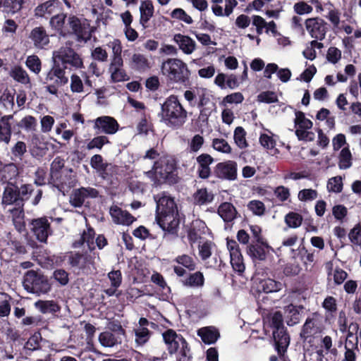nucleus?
Instances as JSON below:
<instances>
[{
    "instance_id": "f257e3e1",
    "label": "nucleus",
    "mask_w": 361,
    "mask_h": 361,
    "mask_svg": "<svg viewBox=\"0 0 361 361\" xmlns=\"http://www.w3.org/2000/svg\"><path fill=\"white\" fill-rule=\"evenodd\" d=\"M157 204L156 220L162 228L168 233L177 232L180 220L177 205L174 199L167 192H162L154 196Z\"/></svg>"
},
{
    "instance_id": "f03ea898",
    "label": "nucleus",
    "mask_w": 361,
    "mask_h": 361,
    "mask_svg": "<svg viewBox=\"0 0 361 361\" xmlns=\"http://www.w3.org/2000/svg\"><path fill=\"white\" fill-rule=\"evenodd\" d=\"M160 121L167 127L178 129L182 127L188 118V112L180 102L178 97L171 94L161 106L158 114Z\"/></svg>"
},
{
    "instance_id": "7ed1b4c3",
    "label": "nucleus",
    "mask_w": 361,
    "mask_h": 361,
    "mask_svg": "<svg viewBox=\"0 0 361 361\" xmlns=\"http://www.w3.org/2000/svg\"><path fill=\"white\" fill-rule=\"evenodd\" d=\"M145 174L155 183L163 182L175 184L178 180L177 163L172 156H161L154 162L152 169L145 172Z\"/></svg>"
},
{
    "instance_id": "20e7f679",
    "label": "nucleus",
    "mask_w": 361,
    "mask_h": 361,
    "mask_svg": "<svg viewBox=\"0 0 361 361\" xmlns=\"http://www.w3.org/2000/svg\"><path fill=\"white\" fill-rule=\"evenodd\" d=\"M161 71L170 84L186 86L189 83L190 71L188 66L178 59H168L161 66Z\"/></svg>"
},
{
    "instance_id": "39448f33",
    "label": "nucleus",
    "mask_w": 361,
    "mask_h": 361,
    "mask_svg": "<svg viewBox=\"0 0 361 361\" xmlns=\"http://www.w3.org/2000/svg\"><path fill=\"white\" fill-rule=\"evenodd\" d=\"M163 338L170 354L176 353V361H191L192 354L185 339L173 330L163 333Z\"/></svg>"
},
{
    "instance_id": "423d86ee",
    "label": "nucleus",
    "mask_w": 361,
    "mask_h": 361,
    "mask_svg": "<svg viewBox=\"0 0 361 361\" xmlns=\"http://www.w3.org/2000/svg\"><path fill=\"white\" fill-rule=\"evenodd\" d=\"M23 284L24 288L27 292L36 294L39 296L48 293L51 288L46 276L33 270L27 271L25 273L23 277Z\"/></svg>"
},
{
    "instance_id": "0eeeda50",
    "label": "nucleus",
    "mask_w": 361,
    "mask_h": 361,
    "mask_svg": "<svg viewBox=\"0 0 361 361\" xmlns=\"http://www.w3.org/2000/svg\"><path fill=\"white\" fill-rule=\"evenodd\" d=\"M65 68L61 64L54 62L52 68L47 73L44 83L47 84L46 90L51 94L56 95L59 88L66 85L68 78L66 75Z\"/></svg>"
},
{
    "instance_id": "6e6552de",
    "label": "nucleus",
    "mask_w": 361,
    "mask_h": 361,
    "mask_svg": "<svg viewBox=\"0 0 361 361\" xmlns=\"http://www.w3.org/2000/svg\"><path fill=\"white\" fill-rule=\"evenodd\" d=\"M53 61L55 63L66 69L68 65L75 68L82 67L83 63L80 56L67 44L53 52Z\"/></svg>"
},
{
    "instance_id": "1a4fd4ad",
    "label": "nucleus",
    "mask_w": 361,
    "mask_h": 361,
    "mask_svg": "<svg viewBox=\"0 0 361 361\" xmlns=\"http://www.w3.org/2000/svg\"><path fill=\"white\" fill-rule=\"evenodd\" d=\"M295 114V135L298 140L306 142L314 140V133L310 130L312 128V122L302 111H296Z\"/></svg>"
},
{
    "instance_id": "9d476101",
    "label": "nucleus",
    "mask_w": 361,
    "mask_h": 361,
    "mask_svg": "<svg viewBox=\"0 0 361 361\" xmlns=\"http://www.w3.org/2000/svg\"><path fill=\"white\" fill-rule=\"evenodd\" d=\"M99 259V255L96 253L92 254H73L68 258L69 264L73 267H77L85 272L91 271L92 269L95 270V259Z\"/></svg>"
},
{
    "instance_id": "9b49d317",
    "label": "nucleus",
    "mask_w": 361,
    "mask_h": 361,
    "mask_svg": "<svg viewBox=\"0 0 361 361\" xmlns=\"http://www.w3.org/2000/svg\"><path fill=\"white\" fill-rule=\"evenodd\" d=\"M214 173L219 179L235 180L238 176L237 163L231 160L219 162L214 167Z\"/></svg>"
},
{
    "instance_id": "f8f14e48",
    "label": "nucleus",
    "mask_w": 361,
    "mask_h": 361,
    "mask_svg": "<svg viewBox=\"0 0 361 361\" xmlns=\"http://www.w3.org/2000/svg\"><path fill=\"white\" fill-rule=\"evenodd\" d=\"M93 128L97 134L114 135L119 129L117 121L109 116H102L92 121Z\"/></svg>"
},
{
    "instance_id": "ddd939ff",
    "label": "nucleus",
    "mask_w": 361,
    "mask_h": 361,
    "mask_svg": "<svg viewBox=\"0 0 361 361\" xmlns=\"http://www.w3.org/2000/svg\"><path fill=\"white\" fill-rule=\"evenodd\" d=\"M305 28L311 37L322 40L327 31L326 22L320 18H310L305 20Z\"/></svg>"
},
{
    "instance_id": "4468645a",
    "label": "nucleus",
    "mask_w": 361,
    "mask_h": 361,
    "mask_svg": "<svg viewBox=\"0 0 361 361\" xmlns=\"http://www.w3.org/2000/svg\"><path fill=\"white\" fill-rule=\"evenodd\" d=\"M99 195L97 189L91 187H81L74 190L70 196V203L74 207H80L86 199L95 198Z\"/></svg>"
},
{
    "instance_id": "2eb2a0df",
    "label": "nucleus",
    "mask_w": 361,
    "mask_h": 361,
    "mask_svg": "<svg viewBox=\"0 0 361 361\" xmlns=\"http://www.w3.org/2000/svg\"><path fill=\"white\" fill-rule=\"evenodd\" d=\"M227 247L230 253L231 264L233 269L239 274L243 273L245 267L238 243L233 240H228Z\"/></svg>"
},
{
    "instance_id": "dca6fc26",
    "label": "nucleus",
    "mask_w": 361,
    "mask_h": 361,
    "mask_svg": "<svg viewBox=\"0 0 361 361\" xmlns=\"http://www.w3.org/2000/svg\"><path fill=\"white\" fill-rule=\"evenodd\" d=\"M31 231L37 239L45 243L49 235L51 233L50 224L46 217L33 219L30 224Z\"/></svg>"
},
{
    "instance_id": "f3484780",
    "label": "nucleus",
    "mask_w": 361,
    "mask_h": 361,
    "mask_svg": "<svg viewBox=\"0 0 361 361\" xmlns=\"http://www.w3.org/2000/svg\"><path fill=\"white\" fill-rule=\"evenodd\" d=\"M217 213L225 223V229H231L233 221L238 217V212L233 204L228 202L221 203L217 209Z\"/></svg>"
},
{
    "instance_id": "a211bd4d",
    "label": "nucleus",
    "mask_w": 361,
    "mask_h": 361,
    "mask_svg": "<svg viewBox=\"0 0 361 361\" xmlns=\"http://www.w3.org/2000/svg\"><path fill=\"white\" fill-rule=\"evenodd\" d=\"M68 25L71 32L77 36L78 41L86 42L90 39L92 34L90 28L82 25L78 18L75 16L70 17L68 18Z\"/></svg>"
},
{
    "instance_id": "6ab92c4d",
    "label": "nucleus",
    "mask_w": 361,
    "mask_h": 361,
    "mask_svg": "<svg viewBox=\"0 0 361 361\" xmlns=\"http://www.w3.org/2000/svg\"><path fill=\"white\" fill-rule=\"evenodd\" d=\"M208 231L206 224L202 220L197 219L192 221L188 233V238L190 245L200 243L202 235L206 234Z\"/></svg>"
},
{
    "instance_id": "aec40b11",
    "label": "nucleus",
    "mask_w": 361,
    "mask_h": 361,
    "mask_svg": "<svg viewBox=\"0 0 361 361\" xmlns=\"http://www.w3.org/2000/svg\"><path fill=\"white\" fill-rule=\"evenodd\" d=\"M173 262L182 266L177 265L173 267V271L178 276H185L186 274L185 269L190 271H194L196 269L195 260L190 255L185 254L177 256L173 259Z\"/></svg>"
},
{
    "instance_id": "412c9836",
    "label": "nucleus",
    "mask_w": 361,
    "mask_h": 361,
    "mask_svg": "<svg viewBox=\"0 0 361 361\" xmlns=\"http://www.w3.org/2000/svg\"><path fill=\"white\" fill-rule=\"evenodd\" d=\"M271 250L266 243L252 242L247 245V252L253 260L263 261L266 259L267 253Z\"/></svg>"
},
{
    "instance_id": "4be33fe9",
    "label": "nucleus",
    "mask_w": 361,
    "mask_h": 361,
    "mask_svg": "<svg viewBox=\"0 0 361 361\" xmlns=\"http://www.w3.org/2000/svg\"><path fill=\"white\" fill-rule=\"evenodd\" d=\"M302 305L289 304L283 307L284 317L288 326H293L298 324L302 317Z\"/></svg>"
},
{
    "instance_id": "5701e85b",
    "label": "nucleus",
    "mask_w": 361,
    "mask_h": 361,
    "mask_svg": "<svg viewBox=\"0 0 361 361\" xmlns=\"http://www.w3.org/2000/svg\"><path fill=\"white\" fill-rule=\"evenodd\" d=\"M109 213L113 221L116 224L129 226L135 220L128 212L123 210L116 205L110 207Z\"/></svg>"
},
{
    "instance_id": "b1692460",
    "label": "nucleus",
    "mask_w": 361,
    "mask_h": 361,
    "mask_svg": "<svg viewBox=\"0 0 361 361\" xmlns=\"http://www.w3.org/2000/svg\"><path fill=\"white\" fill-rule=\"evenodd\" d=\"M213 191L207 188L197 189L192 195V201L194 205L206 206L213 202L214 200Z\"/></svg>"
},
{
    "instance_id": "393cba45",
    "label": "nucleus",
    "mask_w": 361,
    "mask_h": 361,
    "mask_svg": "<svg viewBox=\"0 0 361 361\" xmlns=\"http://www.w3.org/2000/svg\"><path fill=\"white\" fill-rule=\"evenodd\" d=\"M29 39L37 49H44L49 43V37L47 31L41 26L36 27L31 30Z\"/></svg>"
},
{
    "instance_id": "a878e982",
    "label": "nucleus",
    "mask_w": 361,
    "mask_h": 361,
    "mask_svg": "<svg viewBox=\"0 0 361 361\" xmlns=\"http://www.w3.org/2000/svg\"><path fill=\"white\" fill-rule=\"evenodd\" d=\"M273 337L276 350L280 355L286 351L290 343V337L285 328L273 330Z\"/></svg>"
},
{
    "instance_id": "bb28decb",
    "label": "nucleus",
    "mask_w": 361,
    "mask_h": 361,
    "mask_svg": "<svg viewBox=\"0 0 361 361\" xmlns=\"http://www.w3.org/2000/svg\"><path fill=\"white\" fill-rule=\"evenodd\" d=\"M197 163V174L200 178L207 179L211 175L210 165L214 162V159L208 154H202L196 158Z\"/></svg>"
},
{
    "instance_id": "cd10ccee",
    "label": "nucleus",
    "mask_w": 361,
    "mask_h": 361,
    "mask_svg": "<svg viewBox=\"0 0 361 361\" xmlns=\"http://www.w3.org/2000/svg\"><path fill=\"white\" fill-rule=\"evenodd\" d=\"M13 115H4L0 118V142L8 145L11 139L12 126L11 121Z\"/></svg>"
},
{
    "instance_id": "c85d7f7f",
    "label": "nucleus",
    "mask_w": 361,
    "mask_h": 361,
    "mask_svg": "<svg viewBox=\"0 0 361 361\" xmlns=\"http://www.w3.org/2000/svg\"><path fill=\"white\" fill-rule=\"evenodd\" d=\"M129 67L140 73L145 72L151 68L149 59L143 54H134L128 62Z\"/></svg>"
},
{
    "instance_id": "c756f323",
    "label": "nucleus",
    "mask_w": 361,
    "mask_h": 361,
    "mask_svg": "<svg viewBox=\"0 0 361 361\" xmlns=\"http://www.w3.org/2000/svg\"><path fill=\"white\" fill-rule=\"evenodd\" d=\"M123 61L110 62L109 72L111 74V79L114 82L126 81L129 80L126 71L123 68Z\"/></svg>"
},
{
    "instance_id": "7c9ffc66",
    "label": "nucleus",
    "mask_w": 361,
    "mask_h": 361,
    "mask_svg": "<svg viewBox=\"0 0 361 361\" xmlns=\"http://www.w3.org/2000/svg\"><path fill=\"white\" fill-rule=\"evenodd\" d=\"M2 204L6 205L15 204L21 207V200L17 187L8 185L5 188L2 197Z\"/></svg>"
},
{
    "instance_id": "2f4dec72",
    "label": "nucleus",
    "mask_w": 361,
    "mask_h": 361,
    "mask_svg": "<svg viewBox=\"0 0 361 361\" xmlns=\"http://www.w3.org/2000/svg\"><path fill=\"white\" fill-rule=\"evenodd\" d=\"M318 321L314 317H307L302 326L300 336L304 340L314 336L319 332Z\"/></svg>"
},
{
    "instance_id": "473e14b6",
    "label": "nucleus",
    "mask_w": 361,
    "mask_h": 361,
    "mask_svg": "<svg viewBox=\"0 0 361 361\" xmlns=\"http://www.w3.org/2000/svg\"><path fill=\"white\" fill-rule=\"evenodd\" d=\"M183 286L193 288H199L203 287L204 284V277L201 271H196L190 274L185 278L181 279Z\"/></svg>"
},
{
    "instance_id": "72a5a7b5",
    "label": "nucleus",
    "mask_w": 361,
    "mask_h": 361,
    "mask_svg": "<svg viewBox=\"0 0 361 361\" xmlns=\"http://www.w3.org/2000/svg\"><path fill=\"white\" fill-rule=\"evenodd\" d=\"M174 41L178 44L179 48L186 54H190L195 49V42L190 37L177 34L174 35Z\"/></svg>"
},
{
    "instance_id": "f704fd0d",
    "label": "nucleus",
    "mask_w": 361,
    "mask_h": 361,
    "mask_svg": "<svg viewBox=\"0 0 361 361\" xmlns=\"http://www.w3.org/2000/svg\"><path fill=\"white\" fill-rule=\"evenodd\" d=\"M59 5V1L56 0H49L39 5L35 9V16L37 17H45L50 16L56 11Z\"/></svg>"
},
{
    "instance_id": "c9c22d12",
    "label": "nucleus",
    "mask_w": 361,
    "mask_h": 361,
    "mask_svg": "<svg viewBox=\"0 0 361 361\" xmlns=\"http://www.w3.org/2000/svg\"><path fill=\"white\" fill-rule=\"evenodd\" d=\"M197 335L207 344L215 343L219 337L218 330L212 326L204 327L198 330Z\"/></svg>"
},
{
    "instance_id": "e433bc0d",
    "label": "nucleus",
    "mask_w": 361,
    "mask_h": 361,
    "mask_svg": "<svg viewBox=\"0 0 361 361\" xmlns=\"http://www.w3.org/2000/svg\"><path fill=\"white\" fill-rule=\"evenodd\" d=\"M66 18V16L65 14L60 13L53 16L49 22L51 27L63 36L71 32V29L67 28L65 25Z\"/></svg>"
},
{
    "instance_id": "4c0bfd02",
    "label": "nucleus",
    "mask_w": 361,
    "mask_h": 361,
    "mask_svg": "<svg viewBox=\"0 0 361 361\" xmlns=\"http://www.w3.org/2000/svg\"><path fill=\"white\" fill-rule=\"evenodd\" d=\"M133 332L136 348L144 346L149 341L152 336V332L147 328H143L142 326L135 327Z\"/></svg>"
},
{
    "instance_id": "58836bf2",
    "label": "nucleus",
    "mask_w": 361,
    "mask_h": 361,
    "mask_svg": "<svg viewBox=\"0 0 361 361\" xmlns=\"http://www.w3.org/2000/svg\"><path fill=\"white\" fill-rule=\"evenodd\" d=\"M35 307L42 314H54L61 310L59 304L54 300H38L35 302Z\"/></svg>"
},
{
    "instance_id": "ea45409f",
    "label": "nucleus",
    "mask_w": 361,
    "mask_h": 361,
    "mask_svg": "<svg viewBox=\"0 0 361 361\" xmlns=\"http://www.w3.org/2000/svg\"><path fill=\"white\" fill-rule=\"evenodd\" d=\"M99 341L102 346L111 348L121 343L122 338L119 336H116L112 332L104 331L99 334Z\"/></svg>"
},
{
    "instance_id": "a19ab883",
    "label": "nucleus",
    "mask_w": 361,
    "mask_h": 361,
    "mask_svg": "<svg viewBox=\"0 0 361 361\" xmlns=\"http://www.w3.org/2000/svg\"><path fill=\"white\" fill-rule=\"evenodd\" d=\"M107 47L111 49V54L110 56V62H121L123 61L122 57V44L118 39H114L107 43Z\"/></svg>"
},
{
    "instance_id": "79ce46f5",
    "label": "nucleus",
    "mask_w": 361,
    "mask_h": 361,
    "mask_svg": "<svg viewBox=\"0 0 361 361\" xmlns=\"http://www.w3.org/2000/svg\"><path fill=\"white\" fill-rule=\"evenodd\" d=\"M140 23L142 26L145 27V25L148 23L150 18L154 14V6L151 1H144L141 2L140 6Z\"/></svg>"
},
{
    "instance_id": "37998d69",
    "label": "nucleus",
    "mask_w": 361,
    "mask_h": 361,
    "mask_svg": "<svg viewBox=\"0 0 361 361\" xmlns=\"http://www.w3.org/2000/svg\"><path fill=\"white\" fill-rule=\"evenodd\" d=\"M283 287V284L281 282L269 278L262 280L259 284V288L266 293L278 292Z\"/></svg>"
},
{
    "instance_id": "c03bdc74",
    "label": "nucleus",
    "mask_w": 361,
    "mask_h": 361,
    "mask_svg": "<svg viewBox=\"0 0 361 361\" xmlns=\"http://www.w3.org/2000/svg\"><path fill=\"white\" fill-rule=\"evenodd\" d=\"M18 126L27 133H32L37 130V121L34 116L28 115L18 122Z\"/></svg>"
},
{
    "instance_id": "a18cd8bd",
    "label": "nucleus",
    "mask_w": 361,
    "mask_h": 361,
    "mask_svg": "<svg viewBox=\"0 0 361 361\" xmlns=\"http://www.w3.org/2000/svg\"><path fill=\"white\" fill-rule=\"evenodd\" d=\"M352 166V154L348 147H343L338 156V167L347 169Z\"/></svg>"
},
{
    "instance_id": "49530a36",
    "label": "nucleus",
    "mask_w": 361,
    "mask_h": 361,
    "mask_svg": "<svg viewBox=\"0 0 361 361\" xmlns=\"http://www.w3.org/2000/svg\"><path fill=\"white\" fill-rule=\"evenodd\" d=\"M11 76L17 82L26 85L30 83V78L26 71L20 66L13 67L10 73Z\"/></svg>"
},
{
    "instance_id": "de8ad7c7",
    "label": "nucleus",
    "mask_w": 361,
    "mask_h": 361,
    "mask_svg": "<svg viewBox=\"0 0 361 361\" xmlns=\"http://www.w3.org/2000/svg\"><path fill=\"white\" fill-rule=\"evenodd\" d=\"M322 307L325 310L326 316L334 317L337 312V301L333 296H327L324 300Z\"/></svg>"
},
{
    "instance_id": "09e8293b",
    "label": "nucleus",
    "mask_w": 361,
    "mask_h": 361,
    "mask_svg": "<svg viewBox=\"0 0 361 361\" xmlns=\"http://www.w3.org/2000/svg\"><path fill=\"white\" fill-rule=\"evenodd\" d=\"M285 223L289 228H296L300 226L302 222V216L294 212H290L285 216Z\"/></svg>"
},
{
    "instance_id": "8fccbe9b",
    "label": "nucleus",
    "mask_w": 361,
    "mask_h": 361,
    "mask_svg": "<svg viewBox=\"0 0 361 361\" xmlns=\"http://www.w3.org/2000/svg\"><path fill=\"white\" fill-rule=\"evenodd\" d=\"M245 136L246 132L243 127L238 126L235 129L233 138L235 143L240 149H245L248 146Z\"/></svg>"
},
{
    "instance_id": "3c124183",
    "label": "nucleus",
    "mask_w": 361,
    "mask_h": 361,
    "mask_svg": "<svg viewBox=\"0 0 361 361\" xmlns=\"http://www.w3.org/2000/svg\"><path fill=\"white\" fill-rule=\"evenodd\" d=\"M343 178L338 176L329 179L326 188L329 192L340 193L343 190Z\"/></svg>"
},
{
    "instance_id": "603ef678",
    "label": "nucleus",
    "mask_w": 361,
    "mask_h": 361,
    "mask_svg": "<svg viewBox=\"0 0 361 361\" xmlns=\"http://www.w3.org/2000/svg\"><path fill=\"white\" fill-rule=\"evenodd\" d=\"M247 209L252 212L254 215L261 216L264 214L266 207L264 204L257 200H251L248 202Z\"/></svg>"
},
{
    "instance_id": "864d4df0",
    "label": "nucleus",
    "mask_w": 361,
    "mask_h": 361,
    "mask_svg": "<svg viewBox=\"0 0 361 361\" xmlns=\"http://www.w3.org/2000/svg\"><path fill=\"white\" fill-rule=\"evenodd\" d=\"M212 147L216 151L224 154H230L231 152V146L223 138H214L212 140Z\"/></svg>"
},
{
    "instance_id": "5fc2aeb1",
    "label": "nucleus",
    "mask_w": 361,
    "mask_h": 361,
    "mask_svg": "<svg viewBox=\"0 0 361 361\" xmlns=\"http://www.w3.org/2000/svg\"><path fill=\"white\" fill-rule=\"evenodd\" d=\"M109 143V138L105 135H99L92 139L87 145V149L89 150L93 149H101L102 147Z\"/></svg>"
},
{
    "instance_id": "6e6d98bb",
    "label": "nucleus",
    "mask_w": 361,
    "mask_h": 361,
    "mask_svg": "<svg viewBox=\"0 0 361 361\" xmlns=\"http://www.w3.org/2000/svg\"><path fill=\"white\" fill-rule=\"evenodd\" d=\"M27 67L35 74L41 71L42 63L39 57L36 55L29 56L25 61Z\"/></svg>"
},
{
    "instance_id": "4d7b16f0",
    "label": "nucleus",
    "mask_w": 361,
    "mask_h": 361,
    "mask_svg": "<svg viewBox=\"0 0 361 361\" xmlns=\"http://www.w3.org/2000/svg\"><path fill=\"white\" fill-rule=\"evenodd\" d=\"M71 90L73 93H82L85 92V86L80 76L73 74L71 76Z\"/></svg>"
},
{
    "instance_id": "13d9d810",
    "label": "nucleus",
    "mask_w": 361,
    "mask_h": 361,
    "mask_svg": "<svg viewBox=\"0 0 361 361\" xmlns=\"http://www.w3.org/2000/svg\"><path fill=\"white\" fill-rule=\"evenodd\" d=\"M260 145L267 149H274L276 145V140L273 138V135L269 132V134L262 133L259 136Z\"/></svg>"
},
{
    "instance_id": "bf43d9fd",
    "label": "nucleus",
    "mask_w": 361,
    "mask_h": 361,
    "mask_svg": "<svg viewBox=\"0 0 361 361\" xmlns=\"http://www.w3.org/2000/svg\"><path fill=\"white\" fill-rule=\"evenodd\" d=\"M269 321L273 330H278L279 328H285L283 326V314L280 311H276L271 314Z\"/></svg>"
},
{
    "instance_id": "052dcab7",
    "label": "nucleus",
    "mask_w": 361,
    "mask_h": 361,
    "mask_svg": "<svg viewBox=\"0 0 361 361\" xmlns=\"http://www.w3.org/2000/svg\"><path fill=\"white\" fill-rule=\"evenodd\" d=\"M65 161L60 157H56L51 164V176L52 179L58 178L59 172L64 166Z\"/></svg>"
},
{
    "instance_id": "680f3d73",
    "label": "nucleus",
    "mask_w": 361,
    "mask_h": 361,
    "mask_svg": "<svg viewBox=\"0 0 361 361\" xmlns=\"http://www.w3.org/2000/svg\"><path fill=\"white\" fill-rule=\"evenodd\" d=\"M171 16L174 19L182 20L189 25L192 24L193 22L192 18L182 8H175L171 12Z\"/></svg>"
},
{
    "instance_id": "e2e57ef3",
    "label": "nucleus",
    "mask_w": 361,
    "mask_h": 361,
    "mask_svg": "<svg viewBox=\"0 0 361 361\" xmlns=\"http://www.w3.org/2000/svg\"><path fill=\"white\" fill-rule=\"evenodd\" d=\"M317 192L313 189H303L299 191L298 197L302 202L312 201L317 197Z\"/></svg>"
},
{
    "instance_id": "0e129e2a",
    "label": "nucleus",
    "mask_w": 361,
    "mask_h": 361,
    "mask_svg": "<svg viewBox=\"0 0 361 361\" xmlns=\"http://www.w3.org/2000/svg\"><path fill=\"white\" fill-rule=\"evenodd\" d=\"M349 239L352 243L356 245H361V225L356 224L348 234Z\"/></svg>"
},
{
    "instance_id": "69168bd1",
    "label": "nucleus",
    "mask_w": 361,
    "mask_h": 361,
    "mask_svg": "<svg viewBox=\"0 0 361 361\" xmlns=\"http://www.w3.org/2000/svg\"><path fill=\"white\" fill-rule=\"evenodd\" d=\"M211 246L212 243L210 241H205L204 243L201 242L199 243V255L202 260H205L211 256Z\"/></svg>"
},
{
    "instance_id": "338daca9",
    "label": "nucleus",
    "mask_w": 361,
    "mask_h": 361,
    "mask_svg": "<svg viewBox=\"0 0 361 361\" xmlns=\"http://www.w3.org/2000/svg\"><path fill=\"white\" fill-rule=\"evenodd\" d=\"M204 142V137L200 135H195L189 143V149L191 152H197Z\"/></svg>"
},
{
    "instance_id": "774afa93",
    "label": "nucleus",
    "mask_w": 361,
    "mask_h": 361,
    "mask_svg": "<svg viewBox=\"0 0 361 361\" xmlns=\"http://www.w3.org/2000/svg\"><path fill=\"white\" fill-rule=\"evenodd\" d=\"M274 194L281 202L288 200L290 196V190L283 185L276 187L274 190Z\"/></svg>"
}]
</instances>
